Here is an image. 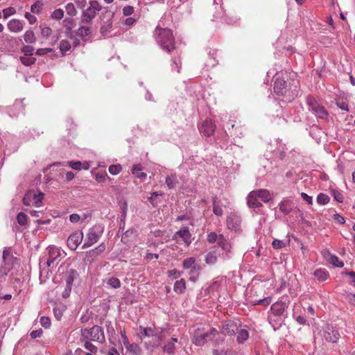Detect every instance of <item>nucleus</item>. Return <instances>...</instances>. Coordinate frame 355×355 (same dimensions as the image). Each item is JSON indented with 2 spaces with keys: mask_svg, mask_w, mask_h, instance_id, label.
<instances>
[{
  "mask_svg": "<svg viewBox=\"0 0 355 355\" xmlns=\"http://www.w3.org/2000/svg\"><path fill=\"white\" fill-rule=\"evenodd\" d=\"M155 40L163 49L171 52L174 46V37L171 29L168 28H161L158 25L155 31Z\"/></svg>",
  "mask_w": 355,
  "mask_h": 355,
  "instance_id": "f257e3e1",
  "label": "nucleus"
},
{
  "mask_svg": "<svg viewBox=\"0 0 355 355\" xmlns=\"http://www.w3.org/2000/svg\"><path fill=\"white\" fill-rule=\"evenodd\" d=\"M105 335L102 328L94 325L90 329H81L80 341L90 340L98 343L105 341Z\"/></svg>",
  "mask_w": 355,
  "mask_h": 355,
  "instance_id": "f03ea898",
  "label": "nucleus"
},
{
  "mask_svg": "<svg viewBox=\"0 0 355 355\" xmlns=\"http://www.w3.org/2000/svg\"><path fill=\"white\" fill-rule=\"evenodd\" d=\"M102 6L96 0L90 1L89 6L82 10L80 20L83 24H92L96 17L98 12L101 11Z\"/></svg>",
  "mask_w": 355,
  "mask_h": 355,
  "instance_id": "7ed1b4c3",
  "label": "nucleus"
},
{
  "mask_svg": "<svg viewBox=\"0 0 355 355\" xmlns=\"http://www.w3.org/2000/svg\"><path fill=\"white\" fill-rule=\"evenodd\" d=\"M306 104L309 107V110L311 111L317 118L327 120L328 119V112L326 109L320 105L316 100L311 97L306 98Z\"/></svg>",
  "mask_w": 355,
  "mask_h": 355,
  "instance_id": "20e7f679",
  "label": "nucleus"
},
{
  "mask_svg": "<svg viewBox=\"0 0 355 355\" xmlns=\"http://www.w3.org/2000/svg\"><path fill=\"white\" fill-rule=\"evenodd\" d=\"M103 232V227L101 225H94L89 228L82 248H87L98 242Z\"/></svg>",
  "mask_w": 355,
  "mask_h": 355,
  "instance_id": "39448f33",
  "label": "nucleus"
},
{
  "mask_svg": "<svg viewBox=\"0 0 355 355\" xmlns=\"http://www.w3.org/2000/svg\"><path fill=\"white\" fill-rule=\"evenodd\" d=\"M47 250L48 257L46 264L49 267L56 266L61 259L66 255V253L62 250L60 248L55 245L49 246Z\"/></svg>",
  "mask_w": 355,
  "mask_h": 355,
  "instance_id": "423d86ee",
  "label": "nucleus"
},
{
  "mask_svg": "<svg viewBox=\"0 0 355 355\" xmlns=\"http://www.w3.org/2000/svg\"><path fill=\"white\" fill-rule=\"evenodd\" d=\"M162 334V331L157 330L148 340L144 342L145 347L148 350L158 347L163 338Z\"/></svg>",
  "mask_w": 355,
  "mask_h": 355,
  "instance_id": "0eeeda50",
  "label": "nucleus"
},
{
  "mask_svg": "<svg viewBox=\"0 0 355 355\" xmlns=\"http://www.w3.org/2000/svg\"><path fill=\"white\" fill-rule=\"evenodd\" d=\"M240 327L241 323L239 320H229L223 324L221 331L225 335L232 336L236 334Z\"/></svg>",
  "mask_w": 355,
  "mask_h": 355,
  "instance_id": "6e6552de",
  "label": "nucleus"
},
{
  "mask_svg": "<svg viewBox=\"0 0 355 355\" xmlns=\"http://www.w3.org/2000/svg\"><path fill=\"white\" fill-rule=\"evenodd\" d=\"M221 250H223V253L221 254V257L223 259H229L232 256V243L230 241L225 239L224 236H220V241L218 243V245Z\"/></svg>",
  "mask_w": 355,
  "mask_h": 355,
  "instance_id": "1a4fd4ad",
  "label": "nucleus"
},
{
  "mask_svg": "<svg viewBox=\"0 0 355 355\" xmlns=\"http://www.w3.org/2000/svg\"><path fill=\"white\" fill-rule=\"evenodd\" d=\"M83 239V232H73L67 239V246L72 250H76Z\"/></svg>",
  "mask_w": 355,
  "mask_h": 355,
  "instance_id": "9d476101",
  "label": "nucleus"
},
{
  "mask_svg": "<svg viewBox=\"0 0 355 355\" xmlns=\"http://www.w3.org/2000/svg\"><path fill=\"white\" fill-rule=\"evenodd\" d=\"M323 337L327 342L336 343L340 338V334L337 329L327 325L324 329Z\"/></svg>",
  "mask_w": 355,
  "mask_h": 355,
  "instance_id": "9b49d317",
  "label": "nucleus"
},
{
  "mask_svg": "<svg viewBox=\"0 0 355 355\" xmlns=\"http://www.w3.org/2000/svg\"><path fill=\"white\" fill-rule=\"evenodd\" d=\"M3 263L1 265V267L8 268V272L12 269L15 262L16 261V258L12 255L10 252V250L8 248H5L3 252Z\"/></svg>",
  "mask_w": 355,
  "mask_h": 355,
  "instance_id": "f8f14e48",
  "label": "nucleus"
},
{
  "mask_svg": "<svg viewBox=\"0 0 355 355\" xmlns=\"http://www.w3.org/2000/svg\"><path fill=\"white\" fill-rule=\"evenodd\" d=\"M216 130V125L213 123L211 119H206L199 126V130L200 133L206 137H210L212 135Z\"/></svg>",
  "mask_w": 355,
  "mask_h": 355,
  "instance_id": "ddd939ff",
  "label": "nucleus"
},
{
  "mask_svg": "<svg viewBox=\"0 0 355 355\" xmlns=\"http://www.w3.org/2000/svg\"><path fill=\"white\" fill-rule=\"evenodd\" d=\"M241 217L236 214H230L227 218V225L230 230L237 231L241 224Z\"/></svg>",
  "mask_w": 355,
  "mask_h": 355,
  "instance_id": "4468645a",
  "label": "nucleus"
},
{
  "mask_svg": "<svg viewBox=\"0 0 355 355\" xmlns=\"http://www.w3.org/2000/svg\"><path fill=\"white\" fill-rule=\"evenodd\" d=\"M7 28L12 33H20L24 28V21L17 19H12L8 21Z\"/></svg>",
  "mask_w": 355,
  "mask_h": 355,
  "instance_id": "2eb2a0df",
  "label": "nucleus"
},
{
  "mask_svg": "<svg viewBox=\"0 0 355 355\" xmlns=\"http://www.w3.org/2000/svg\"><path fill=\"white\" fill-rule=\"evenodd\" d=\"M287 308V305L283 302H277L273 303L270 306V311L274 317H279L282 315Z\"/></svg>",
  "mask_w": 355,
  "mask_h": 355,
  "instance_id": "dca6fc26",
  "label": "nucleus"
},
{
  "mask_svg": "<svg viewBox=\"0 0 355 355\" xmlns=\"http://www.w3.org/2000/svg\"><path fill=\"white\" fill-rule=\"evenodd\" d=\"M182 266L184 269L190 270V274L196 273L200 269V267L196 264V259L193 257L184 259Z\"/></svg>",
  "mask_w": 355,
  "mask_h": 355,
  "instance_id": "f3484780",
  "label": "nucleus"
},
{
  "mask_svg": "<svg viewBox=\"0 0 355 355\" xmlns=\"http://www.w3.org/2000/svg\"><path fill=\"white\" fill-rule=\"evenodd\" d=\"M248 205L252 208H259L262 206L261 200L255 192L251 191L248 196Z\"/></svg>",
  "mask_w": 355,
  "mask_h": 355,
  "instance_id": "a211bd4d",
  "label": "nucleus"
},
{
  "mask_svg": "<svg viewBox=\"0 0 355 355\" xmlns=\"http://www.w3.org/2000/svg\"><path fill=\"white\" fill-rule=\"evenodd\" d=\"M274 90L278 95H285L287 92L286 82L283 79L277 78L274 84Z\"/></svg>",
  "mask_w": 355,
  "mask_h": 355,
  "instance_id": "6ab92c4d",
  "label": "nucleus"
},
{
  "mask_svg": "<svg viewBox=\"0 0 355 355\" xmlns=\"http://www.w3.org/2000/svg\"><path fill=\"white\" fill-rule=\"evenodd\" d=\"M175 235L180 237L182 239V241L187 245H189L191 242V234L189 232V227H182L179 231H178L175 233Z\"/></svg>",
  "mask_w": 355,
  "mask_h": 355,
  "instance_id": "aec40b11",
  "label": "nucleus"
},
{
  "mask_svg": "<svg viewBox=\"0 0 355 355\" xmlns=\"http://www.w3.org/2000/svg\"><path fill=\"white\" fill-rule=\"evenodd\" d=\"M178 343V339L176 338H172L170 341L163 346V352L169 355L174 354L175 349V343Z\"/></svg>",
  "mask_w": 355,
  "mask_h": 355,
  "instance_id": "412c9836",
  "label": "nucleus"
},
{
  "mask_svg": "<svg viewBox=\"0 0 355 355\" xmlns=\"http://www.w3.org/2000/svg\"><path fill=\"white\" fill-rule=\"evenodd\" d=\"M252 191L257 194V197L261 200V202H268L271 200V195L268 190L259 189Z\"/></svg>",
  "mask_w": 355,
  "mask_h": 355,
  "instance_id": "4be33fe9",
  "label": "nucleus"
},
{
  "mask_svg": "<svg viewBox=\"0 0 355 355\" xmlns=\"http://www.w3.org/2000/svg\"><path fill=\"white\" fill-rule=\"evenodd\" d=\"M157 330L158 329H152L150 327H143L141 326L139 328L141 338H150Z\"/></svg>",
  "mask_w": 355,
  "mask_h": 355,
  "instance_id": "5701e85b",
  "label": "nucleus"
},
{
  "mask_svg": "<svg viewBox=\"0 0 355 355\" xmlns=\"http://www.w3.org/2000/svg\"><path fill=\"white\" fill-rule=\"evenodd\" d=\"M114 16V13L111 14L110 18L108 19L106 21L104 22L103 25H102L101 28V33L103 36H106L112 30V18Z\"/></svg>",
  "mask_w": 355,
  "mask_h": 355,
  "instance_id": "b1692460",
  "label": "nucleus"
},
{
  "mask_svg": "<svg viewBox=\"0 0 355 355\" xmlns=\"http://www.w3.org/2000/svg\"><path fill=\"white\" fill-rule=\"evenodd\" d=\"M313 275L319 282H324L329 277L328 272L324 268L316 269L313 272Z\"/></svg>",
  "mask_w": 355,
  "mask_h": 355,
  "instance_id": "393cba45",
  "label": "nucleus"
},
{
  "mask_svg": "<svg viewBox=\"0 0 355 355\" xmlns=\"http://www.w3.org/2000/svg\"><path fill=\"white\" fill-rule=\"evenodd\" d=\"M279 207L283 214H288L292 211V202L288 200H284L279 203Z\"/></svg>",
  "mask_w": 355,
  "mask_h": 355,
  "instance_id": "a878e982",
  "label": "nucleus"
},
{
  "mask_svg": "<svg viewBox=\"0 0 355 355\" xmlns=\"http://www.w3.org/2000/svg\"><path fill=\"white\" fill-rule=\"evenodd\" d=\"M236 334H237L236 340L239 343H244L249 338V334L246 329L239 328V330L236 332Z\"/></svg>",
  "mask_w": 355,
  "mask_h": 355,
  "instance_id": "bb28decb",
  "label": "nucleus"
},
{
  "mask_svg": "<svg viewBox=\"0 0 355 355\" xmlns=\"http://www.w3.org/2000/svg\"><path fill=\"white\" fill-rule=\"evenodd\" d=\"M124 347L127 352L132 355H139L141 353V349L137 344L129 343Z\"/></svg>",
  "mask_w": 355,
  "mask_h": 355,
  "instance_id": "cd10ccee",
  "label": "nucleus"
},
{
  "mask_svg": "<svg viewBox=\"0 0 355 355\" xmlns=\"http://www.w3.org/2000/svg\"><path fill=\"white\" fill-rule=\"evenodd\" d=\"M165 182L169 189L175 188L178 184V180L175 174L167 176Z\"/></svg>",
  "mask_w": 355,
  "mask_h": 355,
  "instance_id": "c85d7f7f",
  "label": "nucleus"
},
{
  "mask_svg": "<svg viewBox=\"0 0 355 355\" xmlns=\"http://www.w3.org/2000/svg\"><path fill=\"white\" fill-rule=\"evenodd\" d=\"M193 343L198 346H202L207 341L203 334L196 332L192 340Z\"/></svg>",
  "mask_w": 355,
  "mask_h": 355,
  "instance_id": "c756f323",
  "label": "nucleus"
},
{
  "mask_svg": "<svg viewBox=\"0 0 355 355\" xmlns=\"http://www.w3.org/2000/svg\"><path fill=\"white\" fill-rule=\"evenodd\" d=\"M186 289V282L184 279L176 281L174 284V291L177 293H182Z\"/></svg>",
  "mask_w": 355,
  "mask_h": 355,
  "instance_id": "7c9ffc66",
  "label": "nucleus"
},
{
  "mask_svg": "<svg viewBox=\"0 0 355 355\" xmlns=\"http://www.w3.org/2000/svg\"><path fill=\"white\" fill-rule=\"evenodd\" d=\"M218 258L214 251L208 252L205 256V262L208 265H214L217 262Z\"/></svg>",
  "mask_w": 355,
  "mask_h": 355,
  "instance_id": "2f4dec72",
  "label": "nucleus"
},
{
  "mask_svg": "<svg viewBox=\"0 0 355 355\" xmlns=\"http://www.w3.org/2000/svg\"><path fill=\"white\" fill-rule=\"evenodd\" d=\"M24 40L26 43H35L36 41V37L35 36V33L32 30L26 31L24 35Z\"/></svg>",
  "mask_w": 355,
  "mask_h": 355,
  "instance_id": "473e14b6",
  "label": "nucleus"
},
{
  "mask_svg": "<svg viewBox=\"0 0 355 355\" xmlns=\"http://www.w3.org/2000/svg\"><path fill=\"white\" fill-rule=\"evenodd\" d=\"M268 319L270 324L275 330L278 329L282 326V321L279 317L275 318L272 315H270Z\"/></svg>",
  "mask_w": 355,
  "mask_h": 355,
  "instance_id": "72a5a7b5",
  "label": "nucleus"
},
{
  "mask_svg": "<svg viewBox=\"0 0 355 355\" xmlns=\"http://www.w3.org/2000/svg\"><path fill=\"white\" fill-rule=\"evenodd\" d=\"M105 250V245L103 243H102L98 247L94 248V250L88 252V254L91 257H96V256L101 254Z\"/></svg>",
  "mask_w": 355,
  "mask_h": 355,
  "instance_id": "f704fd0d",
  "label": "nucleus"
},
{
  "mask_svg": "<svg viewBox=\"0 0 355 355\" xmlns=\"http://www.w3.org/2000/svg\"><path fill=\"white\" fill-rule=\"evenodd\" d=\"M220 236H224L223 234H217L216 233L212 232L208 234L207 235V241L210 243H217L218 245L219 241H220Z\"/></svg>",
  "mask_w": 355,
  "mask_h": 355,
  "instance_id": "c9c22d12",
  "label": "nucleus"
},
{
  "mask_svg": "<svg viewBox=\"0 0 355 355\" xmlns=\"http://www.w3.org/2000/svg\"><path fill=\"white\" fill-rule=\"evenodd\" d=\"M142 171V167L141 165H135L132 167V173L133 175H136L138 178H143L146 177V174Z\"/></svg>",
  "mask_w": 355,
  "mask_h": 355,
  "instance_id": "e433bc0d",
  "label": "nucleus"
},
{
  "mask_svg": "<svg viewBox=\"0 0 355 355\" xmlns=\"http://www.w3.org/2000/svg\"><path fill=\"white\" fill-rule=\"evenodd\" d=\"M90 33V27L87 26H81L77 31V35L81 37L88 36Z\"/></svg>",
  "mask_w": 355,
  "mask_h": 355,
  "instance_id": "4c0bfd02",
  "label": "nucleus"
},
{
  "mask_svg": "<svg viewBox=\"0 0 355 355\" xmlns=\"http://www.w3.org/2000/svg\"><path fill=\"white\" fill-rule=\"evenodd\" d=\"M42 198H43V193H42L39 192L38 193H36L35 192H33L32 202L36 207H40V204L42 203Z\"/></svg>",
  "mask_w": 355,
  "mask_h": 355,
  "instance_id": "58836bf2",
  "label": "nucleus"
},
{
  "mask_svg": "<svg viewBox=\"0 0 355 355\" xmlns=\"http://www.w3.org/2000/svg\"><path fill=\"white\" fill-rule=\"evenodd\" d=\"M330 200V198L325 193H320L317 196V202L320 205H324Z\"/></svg>",
  "mask_w": 355,
  "mask_h": 355,
  "instance_id": "ea45409f",
  "label": "nucleus"
},
{
  "mask_svg": "<svg viewBox=\"0 0 355 355\" xmlns=\"http://www.w3.org/2000/svg\"><path fill=\"white\" fill-rule=\"evenodd\" d=\"M28 217L24 212H19L17 216V221L20 225H26L28 223Z\"/></svg>",
  "mask_w": 355,
  "mask_h": 355,
  "instance_id": "a19ab883",
  "label": "nucleus"
},
{
  "mask_svg": "<svg viewBox=\"0 0 355 355\" xmlns=\"http://www.w3.org/2000/svg\"><path fill=\"white\" fill-rule=\"evenodd\" d=\"M71 49V44L67 40H62L60 43V50L62 54H65Z\"/></svg>",
  "mask_w": 355,
  "mask_h": 355,
  "instance_id": "79ce46f5",
  "label": "nucleus"
},
{
  "mask_svg": "<svg viewBox=\"0 0 355 355\" xmlns=\"http://www.w3.org/2000/svg\"><path fill=\"white\" fill-rule=\"evenodd\" d=\"M20 60L25 66H30L35 62L36 59L32 56L24 55L20 57Z\"/></svg>",
  "mask_w": 355,
  "mask_h": 355,
  "instance_id": "37998d69",
  "label": "nucleus"
},
{
  "mask_svg": "<svg viewBox=\"0 0 355 355\" xmlns=\"http://www.w3.org/2000/svg\"><path fill=\"white\" fill-rule=\"evenodd\" d=\"M64 17V10L61 8L55 9L51 15V17L53 19L60 20Z\"/></svg>",
  "mask_w": 355,
  "mask_h": 355,
  "instance_id": "c03bdc74",
  "label": "nucleus"
},
{
  "mask_svg": "<svg viewBox=\"0 0 355 355\" xmlns=\"http://www.w3.org/2000/svg\"><path fill=\"white\" fill-rule=\"evenodd\" d=\"M16 12V10L13 7H8L4 8L1 11V14L4 19H8L10 16L15 15Z\"/></svg>",
  "mask_w": 355,
  "mask_h": 355,
  "instance_id": "a18cd8bd",
  "label": "nucleus"
},
{
  "mask_svg": "<svg viewBox=\"0 0 355 355\" xmlns=\"http://www.w3.org/2000/svg\"><path fill=\"white\" fill-rule=\"evenodd\" d=\"M65 10H66L67 13L71 17H73L77 14L76 9L73 3H67L65 6Z\"/></svg>",
  "mask_w": 355,
  "mask_h": 355,
  "instance_id": "49530a36",
  "label": "nucleus"
},
{
  "mask_svg": "<svg viewBox=\"0 0 355 355\" xmlns=\"http://www.w3.org/2000/svg\"><path fill=\"white\" fill-rule=\"evenodd\" d=\"M218 333V332L216 329L212 328L209 331L204 333L203 335L205 336L206 341L207 342L208 340H212Z\"/></svg>",
  "mask_w": 355,
  "mask_h": 355,
  "instance_id": "de8ad7c7",
  "label": "nucleus"
},
{
  "mask_svg": "<svg viewBox=\"0 0 355 355\" xmlns=\"http://www.w3.org/2000/svg\"><path fill=\"white\" fill-rule=\"evenodd\" d=\"M90 340H83L81 341L82 343H84V347L91 352L92 353H96L97 352L98 348L94 345L92 343L89 342Z\"/></svg>",
  "mask_w": 355,
  "mask_h": 355,
  "instance_id": "09e8293b",
  "label": "nucleus"
},
{
  "mask_svg": "<svg viewBox=\"0 0 355 355\" xmlns=\"http://www.w3.org/2000/svg\"><path fill=\"white\" fill-rule=\"evenodd\" d=\"M107 284L114 288L121 287V282L116 277H110L107 281Z\"/></svg>",
  "mask_w": 355,
  "mask_h": 355,
  "instance_id": "8fccbe9b",
  "label": "nucleus"
},
{
  "mask_svg": "<svg viewBox=\"0 0 355 355\" xmlns=\"http://www.w3.org/2000/svg\"><path fill=\"white\" fill-rule=\"evenodd\" d=\"M331 193L334 198L338 202H342L344 200L343 195L342 193L338 190L336 189H331Z\"/></svg>",
  "mask_w": 355,
  "mask_h": 355,
  "instance_id": "3c124183",
  "label": "nucleus"
},
{
  "mask_svg": "<svg viewBox=\"0 0 355 355\" xmlns=\"http://www.w3.org/2000/svg\"><path fill=\"white\" fill-rule=\"evenodd\" d=\"M329 262L334 266L339 268H342L344 266L343 262L340 261L339 259L335 255H331L329 257Z\"/></svg>",
  "mask_w": 355,
  "mask_h": 355,
  "instance_id": "603ef678",
  "label": "nucleus"
},
{
  "mask_svg": "<svg viewBox=\"0 0 355 355\" xmlns=\"http://www.w3.org/2000/svg\"><path fill=\"white\" fill-rule=\"evenodd\" d=\"M121 166L120 164H112L109 166V172L112 175H117L121 171Z\"/></svg>",
  "mask_w": 355,
  "mask_h": 355,
  "instance_id": "864d4df0",
  "label": "nucleus"
},
{
  "mask_svg": "<svg viewBox=\"0 0 355 355\" xmlns=\"http://www.w3.org/2000/svg\"><path fill=\"white\" fill-rule=\"evenodd\" d=\"M213 211L214 213L218 216H220L223 214V211L222 207L217 204L216 199H214L213 201Z\"/></svg>",
  "mask_w": 355,
  "mask_h": 355,
  "instance_id": "5fc2aeb1",
  "label": "nucleus"
},
{
  "mask_svg": "<svg viewBox=\"0 0 355 355\" xmlns=\"http://www.w3.org/2000/svg\"><path fill=\"white\" fill-rule=\"evenodd\" d=\"M43 6V3L40 1H36L31 7V10L33 13H39L42 7Z\"/></svg>",
  "mask_w": 355,
  "mask_h": 355,
  "instance_id": "6e6d98bb",
  "label": "nucleus"
},
{
  "mask_svg": "<svg viewBox=\"0 0 355 355\" xmlns=\"http://www.w3.org/2000/svg\"><path fill=\"white\" fill-rule=\"evenodd\" d=\"M40 28L41 30V34H42V35L43 37H48L52 33V30L49 26H44V25H41L40 26Z\"/></svg>",
  "mask_w": 355,
  "mask_h": 355,
  "instance_id": "4d7b16f0",
  "label": "nucleus"
},
{
  "mask_svg": "<svg viewBox=\"0 0 355 355\" xmlns=\"http://www.w3.org/2000/svg\"><path fill=\"white\" fill-rule=\"evenodd\" d=\"M32 196H33V191H28V192H27L25 194V196H24V197L23 198V203L25 205L29 206L31 204H33V202H32Z\"/></svg>",
  "mask_w": 355,
  "mask_h": 355,
  "instance_id": "13d9d810",
  "label": "nucleus"
},
{
  "mask_svg": "<svg viewBox=\"0 0 355 355\" xmlns=\"http://www.w3.org/2000/svg\"><path fill=\"white\" fill-rule=\"evenodd\" d=\"M21 51L24 53V55L32 56L34 48L32 46L26 45L22 47Z\"/></svg>",
  "mask_w": 355,
  "mask_h": 355,
  "instance_id": "bf43d9fd",
  "label": "nucleus"
},
{
  "mask_svg": "<svg viewBox=\"0 0 355 355\" xmlns=\"http://www.w3.org/2000/svg\"><path fill=\"white\" fill-rule=\"evenodd\" d=\"M272 245L274 249L279 250L284 248L286 246V244L284 241L281 240L275 239L272 243Z\"/></svg>",
  "mask_w": 355,
  "mask_h": 355,
  "instance_id": "052dcab7",
  "label": "nucleus"
},
{
  "mask_svg": "<svg viewBox=\"0 0 355 355\" xmlns=\"http://www.w3.org/2000/svg\"><path fill=\"white\" fill-rule=\"evenodd\" d=\"M8 268L0 267V284L5 281L6 277L8 275Z\"/></svg>",
  "mask_w": 355,
  "mask_h": 355,
  "instance_id": "680f3d73",
  "label": "nucleus"
},
{
  "mask_svg": "<svg viewBox=\"0 0 355 355\" xmlns=\"http://www.w3.org/2000/svg\"><path fill=\"white\" fill-rule=\"evenodd\" d=\"M69 165L74 170H80L83 168L82 163L80 161L69 162Z\"/></svg>",
  "mask_w": 355,
  "mask_h": 355,
  "instance_id": "e2e57ef3",
  "label": "nucleus"
},
{
  "mask_svg": "<svg viewBox=\"0 0 355 355\" xmlns=\"http://www.w3.org/2000/svg\"><path fill=\"white\" fill-rule=\"evenodd\" d=\"M135 8L131 6H126L123 8V14L125 16H130L133 14Z\"/></svg>",
  "mask_w": 355,
  "mask_h": 355,
  "instance_id": "0e129e2a",
  "label": "nucleus"
},
{
  "mask_svg": "<svg viewBox=\"0 0 355 355\" xmlns=\"http://www.w3.org/2000/svg\"><path fill=\"white\" fill-rule=\"evenodd\" d=\"M24 17L31 24H33L37 21L36 17L30 12H26L24 15Z\"/></svg>",
  "mask_w": 355,
  "mask_h": 355,
  "instance_id": "69168bd1",
  "label": "nucleus"
},
{
  "mask_svg": "<svg viewBox=\"0 0 355 355\" xmlns=\"http://www.w3.org/2000/svg\"><path fill=\"white\" fill-rule=\"evenodd\" d=\"M182 272L176 269L170 270L168 271L169 277H172L174 279H177L181 276Z\"/></svg>",
  "mask_w": 355,
  "mask_h": 355,
  "instance_id": "338daca9",
  "label": "nucleus"
},
{
  "mask_svg": "<svg viewBox=\"0 0 355 355\" xmlns=\"http://www.w3.org/2000/svg\"><path fill=\"white\" fill-rule=\"evenodd\" d=\"M40 323L42 327L48 328L50 327L51 321L49 318L43 316L40 318Z\"/></svg>",
  "mask_w": 355,
  "mask_h": 355,
  "instance_id": "774afa93",
  "label": "nucleus"
}]
</instances>
